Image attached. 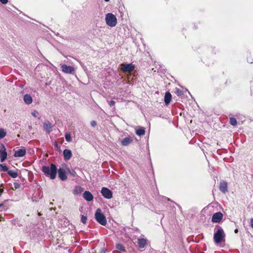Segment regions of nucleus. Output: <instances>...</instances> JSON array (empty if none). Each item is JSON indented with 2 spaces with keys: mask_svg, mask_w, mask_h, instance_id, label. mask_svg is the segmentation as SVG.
Segmentation results:
<instances>
[{
  "mask_svg": "<svg viewBox=\"0 0 253 253\" xmlns=\"http://www.w3.org/2000/svg\"><path fill=\"white\" fill-rule=\"evenodd\" d=\"M42 172L51 179H54L56 175L57 168L54 164H51L50 167L43 166L42 167Z\"/></svg>",
  "mask_w": 253,
  "mask_h": 253,
  "instance_id": "f257e3e1",
  "label": "nucleus"
},
{
  "mask_svg": "<svg viewBox=\"0 0 253 253\" xmlns=\"http://www.w3.org/2000/svg\"><path fill=\"white\" fill-rule=\"evenodd\" d=\"M217 230L214 233L213 240L216 244H218L224 241L225 234L220 226L216 227Z\"/></svg>",
  "mask_w": 253,
  "mask_h": 253,
  "instance_id": "f03ea898",
  "label": "nucleus"
},
{
  "mask_svg": "<svg viewBox=\"0 0 253 253\" xmlns=\"http://www.w3.org/2000/svg\"><path fill=\"white\" fill-rule=\"evenodd\" d=\"M95 218L102 225H105L107 219L100 209H97L95 213Z\"/></svg>",
  "mask_w": 253,
  "mask_h": 253,
  "instance_id": "7ed1b4c3",
  "label": "nucleus"
},
{
  "mask_svg": "<svg viewBox=\"0 0 253 253\" xmlns=\"http://www.w3.org/2000/svg\"><path fill=\"white\" fill-rule=\"evenodd\" d=\"M106 24L111 27H115L117 23V19L115 15L109 13L105 15Z\"/></svg>",
  "mask_w": 253,
  "mask_h": 253,
  "instance_id": "20e7f679",
  "label": "nucleus"
},
{
  "mask_svg": "<svg viewBox=\"0 0 253 253\" xmlns=\"http://www.w3.org/2000/svg\"><path fill=\"white\" fill-rule=\"evenodd\" d=\"M62 71L68 74H74L75 72V69L73 66H67L66 64L60 65Z\"/></svg>",
  "mask_w": 253,
  "mask_h": 253,
  "instance_id": "39448f33",
  "label": "nucleus"
},
{
  "mask_svg": "<svg viewBox=\"0 0 253 253\" xmlns=\"http://www.w3.org/2000/svg\"><path fill=\"white\" fill-rule=\"evenodd\" d=\"M121 71L124 73H130L134 69V66L131 64H123L121 65Z\"/></svg>",
  "mask_w": 253,
  "mask_h": 253,
  "instance_id": "423d86ee",
  "label": "nucleus"
},
{
  "mask_svg": "<svg viewBox=\"0 0 253 253\" xmlns=\"http://www.w3.org/2000/svg\"><path fill=\"white\" fill-rule=\"evenodd\" d=\"M101 193L105 198L110 199L113 197L112 192L106 187H103L101 190Z\"/></svg>",
  "mask_w": 253,
  "mask_h": 253,
  "instance_id": "0eeeda50",
  "label": "nucleus"
},
{
  "mask_svg": "<svg viewBox=\"0 0 253 253\" xmlns=\"http://www.w3.org/2000/svg\"><path fill=\"white\" fill-rule=\"evenodd\" d=\"M7 152L3 144H1V147L0 148V159L1 162H3L7 158Z\"/></svg>",
  "mask_w": 253,
  "mask_h": 253,
  "instance_id": "6e6552de",
  "label": "nucleus"
},
{
  "mask_svg": "<svg viewBox=\"0 0 253 253\" xmlns=\"http://www.w3.org/2000/svg\"><path fill=\"white\" fill-rule=\"evenodd\" d=\"M223 217V214L220 212H217L215 213L212 217L211 220L213 222H220Z\"/></svg>",
  "mask_w": 253,
  "mask_h": 253,
  "instance_id": "1a4fd4ad",
  "label": "nucleus"
},
{
  "mask_svg": "<svg viewBox=\"0 0 253 253\" xmlns=\"http://www.w3.org/2000/svg\"><path fill=\"white\" fill-rule=\"evenodd\" d=\"M26 153V151L25 148L19 149L15 152L14 156L15 157H22L25 155Z\"/></svg>",
  "mask_w": 253,
  "mask_h": 253,
  "instance_id": "9d476101",
  "label": "nucleus"
},
{
  "mask_svg": "<svg viewBox=\"0 0 253 253\" xmlns=\"http://www.w3.org/2000/svg\"><path fill=\"white\" fill-rule=\"evenodd\" d=\"M63 156L65 160H69L72 156L71 151L69 149H65L63 151Z\"/></svg>",
  "mask_w": 253,
  "mask_h": 253,
  "instance_id": "9b49d317",
  "label": "nucleus"
},
{
  "mask_svg": "<svg viewBox=\"0 0 253 253\" xmlns=\"http://www.w3.org/2000/svg\"><path fill=\"white\" fill-rule=\"evenodd\" d=\"M58 176L62 180H65L67 177L66 174L65 170L61 168H60L58 170Z\"/></svg>",
  "mask_w": 253,
  "mask_h": 253,
  "instance_id": "f8f14e48",
  "label": "nucleus"
},
{
  "mask_svg": "<svg viewBox=\"0 0 253 253\" xmlns=\"http://www.w3.org/2000/svg\"><path fill=\"white\" fill-rule=\"evenodd\" d=\"M23 100L25 103L27 105L31 104L33 102V98L32 96L28 94H26L23 97Z\"/></svg>",
  "mask_w": 253,
  "mask_h": 253,
  "instance_id": "ddd939ff",
  "label": "nucleus"
},
{
  "mask_svg": "<svg viewBox=\"0 0 253 253\" xmlns=\"http://www.w3.org/2000/svg\"><path fill=\"white\" fill-rule=\"evenodd\" d=\"M84 199L87 201H91L93 200V197L91 193L89 191H85L83 194Z\"/></svg>",
  "mask_w": 253,
  "mask_h": 253,
  "instance_id": "4468645a",
  "label": "nucleus"
},
{
  "mask_svg": "<svg viewBox=\"0 0 253 253\" xmlns=\"http://www.w3.org/2000/svg\"><path fill=\"white\" fill-rule=\"evenodd\" d=\"M219 190L221 192L225 193L227 190V183L225 181H222L220 183Z\"/></svg>",
  "mask_w": 253,
  "mask_h": 253,
  "instance_id": "2eb2a0df",
  "label": "nucleus"
},
{
  "mask_svg": "<svg viewBox=\"0 0 253 253\" xmlns=\"http://www.w3.org/2000/svg\"><path fill=\"white\" fill-rule=\"evenodd\" d=\"M43 128L47 133L51 131V124L48 121H45L43 123Z\"/></svg>",
  "mask_w": 253,
  "mask_h": 253,
  "instance_id": "dca6fc26",
  "label": "nucleus"
},
{
  "mask_svg": "<svg viewBox=\"0 0 253 253\" xmlns=\"http://www.w3.org/2000/svg\"><path fill=\"white\" fill-rule=\"evenodd\" d=\"M138 245L140 248H143L147 244V240L144 238L138 239Z\"/></svg>",
  "mask_w": 253,
  "mask_h": 253,
  "instance_id": "f3484780",
  "label": "nucleus"
},
{
  "mask_svg": "<svg viewBox=\"0 0 253 253\" xmlns=\"http://www.w3.org/2000/svg\"><path fill=\"white\" fill-rule=\"evenodd\" d=\"M132 141V139L130 137H127L122 140L121 144L123 146H127L130 144Z\"/></svg>",
  "mask_w": 253,
  "mask_h": 253,
  "instance_id": "a211bd4d",
  "label": "nucleus"
},
{
  "mask_svg": "<svg viewBox=\"0 0 253 253\" xmlns=\"http://www.w3.org/2000/svg\"><path fill=\"white\" fill-rule=\"evenodd\" d=\"M171 99V95L169 92L165 93L164 101L166 105H168Z\"/></svg>",
  "mask_w": 253,
  "mask_h": 253,
  "instance_id": "6ab92c4d",
  "label": "nucleus"
},
{
  "mask_svg": "<svg viewBox=\"0 0 253 253\" xmlns=\"http://www.w3.org/2000/svg\"><path fill=\"white\" fill-rule=\"evenodd\" d=\"M9 175H10L12 178H16L18 176V173L16 171L14 170H8L7 172Z\"/></svg>",
  "mask_w": 253,
  "mask_h": 253,
  "instance_id": "aec40b11",
  "label": "nucleus"
},
{
  "mask_svg": "<svg viewBox=\"0 0 253 253\" xmlns=\"http://www.w3.org/2000/svg\"><path fill=\"white\" fill-rule=\"evenodd\" d=\"M145 129L141 127L139 129H138L136 130V134L138 136L143 135L145 134Z\"/></svg>",
  "mask_w": 253,
  "mask_h": 253,
  "instance_id": "412c9836",
  "label": "nucleus"
},
{
  "mask_svg": "<svg viewBox=\"0 0 253 253\" xmlns=\"http://www.w3.org/2000/svg\"><path fill=\"white\" fill-rule=\"evenodd\" d=\"M6 134V131L2 128H0V139L4 138Z\"/></svg>",
  "mask_w": 253,
  "mask_h": 253,
  "instance_id": "4be33fe9",
  "label": "nucleus"
},
{
  "mask_svg": "<svg viewBox=\"0 0 253 253\" xmlns=\"http://www.w3.org/2000/svg\"><path fill=\"white\" fill-rule=\"evenodd\" d=\"M116 249L121 252H125V247L121 244H118L116 245Z\"/></svg>",
  "mask_w": 253,
  "mask_h": 253,
  "instance_id": "5701e85b",
  "label": "nucleus"
},
{
  "mask_svg": "<svg viewBox=\"0 0 253 253\" xmlns=\"http://www.w3.org/2000/svg\"><path fill=\"white\" fill-rule=\"evenodd\" d=\"M65 139L67 142H71L72 138L70 132H66L65 135Z\"/></svg>",
  "mask_w": 253,
  "mask_h": 253,
  "instance_id": "b1692460",
  "label": "nucleus"
},
{
  "mask_svg": "<svg viewBox=\"0 0 253 253\" xmlns=\"http://www.w3.org/2000/svg\"><path fill=\"white\" fill-rule=\"evenodd\" d=\"M0 170L2 171H7L8 172V168L6 167V165L4 164H0Z\"/></svg>",
  "mask_w": 253,
  "mask_h": 253,
  "instance_id": "393cba45",
  "label": "nucleus"
},
{
  "mask_svg": "<svg viewBox=\"0 0 253 253\" xmlns=\"http://www.w3.org/2000/svg\"><path fill=\"white\" fill-rule=\"evenodd\" d=\"M229 122H230V124L233 126H235L237 125V122L236 119H235L234 118H233V117L230 118Z\"/></svg>",
  "mask_w": 253,
  "mask_h": 253,
  "instance_id": "a878e982",
  "label": "nucleus"
},
{
  "mask_svg": "<svg viewBox=\"0 0 253 253\" xmlns=\"http://www.w3.org/2000/svg\"><path fill=\"white\" fill-rule=\"evenodd\" d=\"M83 191V189L82 188L80 187H76L74 190V193L75 194H79L81 193Z\"/></svg>",
  "mask_w": 253,
  "mask_h": 253,
  "instance_id": "bb28decb",
  "label": "nucleus"
},
{
  "mask_svg": "<svg viewBox=\"0 0 253 253\" xmlns=\"http://www.w3.org/2000/svg\"><path fill=\"white\" fill-rule=\"evenodd\" d=\"M175 93L178 95V96H181L183 95V91L181 89L179 88H175Z\"/></svg>",
  "mask_w": 253,
  "mask_h": 253,
  "instance_id": "cd10ccee",
  "label": "nucleus"
},
{
  "mask_svg": "<svg viewBox=\"0 0 253 253\" xmlns=\"http://www.w3.org/2000/svg\"><path fill=\"white\" fill-rule=\"evenodd\" d=\"M81 221L84 223V224H86V221H87V217L86 216H84V215H82L81 216Z\"/></svg>",
  "mask_w": 253,
  "mask_h": 253,
  "instance_id": "c85d7f7f",
  "label": "nucleus"
},
{
  "mask_svg": "<svg viewBox=\"0 0 253 253\" xmlns=\"http://www.w3.org/2000/svg\"><path fill=\"white\" fill-rule=\"evenodd\" d=\"M90 124L91 126L93 127L95 126L96 125V122L95 121H92Z\"/></svg>",
  "mask_w": 253,
  "mask_h": 253,
  "instance_id": "c756f323",
  "label": "nucleus"
},
{
  "mask_svg": "<svg viewBox=\"0 0 253 253\" xmlns=\"http://www.w3.org/2000/svg\"><path fill=\"white\" fill-rule=\"evenodd\" d=\"M37 114H38V112L36 111H35L32 113V115L35 118L37 117Z\"/></svg>",
  "mask_w": 253,
  "mask_h": 253,
  "instance_id": "7c9ffc66",
  "label": "nucleus"
},
{
  "mask_svg": "<svg viewBox=\"0 0 253 253\" xmlns=\"http://www.w3.org/2000/svg\"><path fill=\"white\" fill-rule=\"evenodd\" d=\"M0 1L2 4H6L8 2V0H0Z\"/></svg>",
  "mask_w": 253,
  "mask_h": 253,
  "instance_id": "2f4dec72",
  "label": "nucleus"
},
{
  "mask_svg": "<svg viewBox=\"0 0 253 253\" xmlns=\"http://www.w3.org/2000/svg\"><path fill=\"white\" fill-rule=\"evenodd\" d=\"M115 101H113V100H111V101H110L109 102V105H110V106H113V105L115 104Z\"/></svg>",
  "mask_w": 253,
  "mask_h": 253,
  "instance_id": "473e14b6",
  "label": "nucleus"
},
{
  "mask_svg": "<svg viewBox=\"0 0 253 253\" xmlns=\"http://www.w3.org/2000/svg\"><path fill=\"white\" fill-rule=\"evenodd\" d=\"M250 225H251V227L253 228V218L251 219Z\"/></svg>",
  "mask_w": 253,
  "mask_h": 253,
  "instance_id": "72a5a7b5",
  "label": "nucleus"
},
{
  "mask_svg": "<svg viewBox=\"0 0 253 253\" xmlns=\"http://www.w3.org/2000/svg\"><path fill=\"white\" fill-rule=\"evenodd\" d=\"M70 173L73 176H75V174H76V172L75 171L73 170L72 171L70 172Z\"/></svg>",
  "mask_w": 253,
  "mask_h": 253,
  "instance_id": "f704fd0d",
  "label": "nucleus"
},
{
  "mask_svg": "<svg viewBox=\"0 0 253 253\" xmlns=\"http://www.w3.org/2000/svg\"><path fill=\"white\" fill-rule=\"evenodd\" d=\"M247 60H248V62L250 63H252L253 62V59H250L249 58H247Z\"/></svg>",
  "mask_w": 253,
  "mask_h": 253,
  "instance_id": "c9c22d12",
  "label": "nucleus"
},
{
  "mask_svg": "<svg viewBox=\"0 0 253 253\" xmlns=\"http://www.w3.org/2000/svg\"><path fill=\"white\" fill-rule=\"evenodd\" d=\"M3 206H4V205L3 204H0V208H2V209H1V211L5 210V208H3Z\"/></svg>",
  "mask_w": 253,
  "mask_h": 253,
  "instance_id": "e433bc0d",
  "label": "nucleus"
},
{
  "mask_svg": "<svg viewBox=\"0 0 253 253\" xmlns=\"http://www.w3.org/2000/svg\"><path fill=\"white\" fill-rule=\"evenodd\" d=\"M15 187L16 188H19V184H18V183L15 184Z\"/></svg>",
  "mask_w": 253,
  "mask_h": 253,
  "instance_id": "4c0bfd02",
  "label": "nucleus"
},
{
  "mask_svg": "<svg viewBox=\"0 0 253 253\" xmlns=\"http://www.w3.org/2000/svg\"><path fill=\"white\" fill-rule=\"evenodd\" d=\"M3 191V190L2 189H0V194H1Z\"/></svg>",
  "mask_w": 253,
  "mask_h": 253,
  "instance_id": "58836bf2",
  "label": "nucleus"
},
{
  "mask_svg": "<svg viewBox=\"0 0 253 253\" xmlns=\"http://www.w3.org/2000/svg\"><path fill=\"white\" fill-rule=\"evenodd\" d=\"M235 233H237V232H238V230H237V229H235Z\"/></svg>",
  "mask_w": 253,
  "mask_h": 253,
  "instance_id": "ea45409f",
  "label": "nucleus"
},
{
  "mask_svg": "<svg viewBox=\"0 0 253 253\" xmlns=\"http://www.w3.org/2000/svg\"><path fill=\"white\" fill-rule=\"evenodd\" d=\"M105 1H108L109 0H104Z\"/></svg>",
  "mask_w": 253,
  "mask_h": 253,
  "instance_id": "a19ab883",
  "label": "nucleus"
}]
</instances>
